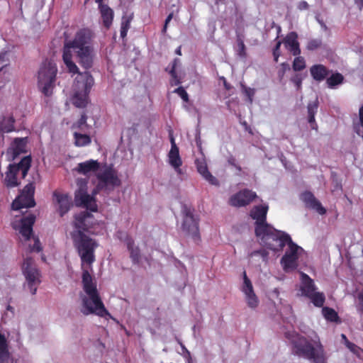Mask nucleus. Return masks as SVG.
<instances>
[{"label": "nucleus", "mask_w": 363, "mask_h": 363, "mask_svg": "<svg viewBox=\"0 0 363 363\" xmlns=\"http://www.w3.org/2000/svg\"><path fill=\"white\" fill-rule=\"evenodd\" d=\"M94 32L87 28L79 29L72 40L65 41L62 48V60L69 72L79 74L77 79L78 87L82 84V91L75 92L72 104L77 108H84L88 104L89 94L94 84V78L88 71L79 72L72 60V50L75 51L79 65L86 69L93 65L94 48L91 45Z\"/></svg>", "instance_id": "nucleus-1"}, {"label": "nucleus", "mask_w": 363, "mask_h": 363, "mask_svg": "<svg viewBox=\"0 0 363 363\" xmlns=\"http://www.w3.org/2000/svg\"><path fill=\"white\" fill-rule=\"evenodd\" d=\"M82 278L83 289L88 296L82 298L84 308L82 310V313L86 315L96 314L102 318L111 317L101 298L96 284L93 282V277L88 269H83Z\"/></svg>", "instance_id": "nucleus-2"}, {"label": "nucleus", "mask_w": 363, "mask_h": 363, "mask_svg": "<svg viewBox=\"0 0 363 363\" xmlns=\"http://www.w3.org/2000/svg\"><path fill=\"white\" fill-rule=\"evenodd\" d=\"M292 344L295 354L311 360L313 363H326L323 346L320 342L313 344L306 337L297 336L292 341Z\"/></svg>", "instance_id": "nucleus-3"}, {"label": "nucleus", "mask_w": 363, "mask_h": 363, "mask_svg": "<svg viewBox=\"0 0 363 363\" xmlns=\"http://www.w3.org/2000/svg\"><path fill=\"white\" fill-rule=\"evenodd\" d=\"M70 235L81 258L82 270L85 269L84 264L91 267L95 262L94 251L98 247L97 242L81 230H73Z\"/></svg>", "instance_id": "nucleus-4"}, {"label": "nucleus", "mask_w": 363, "mask_h": 363, "mask_svg": "<svg viewBox=\"0 0 363 363\" xmlns=\"http://www.w3.org/2000/svg\"><path fill=\"white\" fill-rule=\"evenodd\" d=\"M255 235L260 239L264 246L274 252L281 251L291 240L289 234L275 229L271 225L256 233Z\"/></svg>", "instance_id": "nucleus-5"}, {"label": "nucleus", "mask_w": 363, "mask_h": 363, "mask_svg": "<svg viewBox=\"0 0 363 363\" xmlns=\"http://www.w3.org/2000/svg\"><path fill=\"white\" fill-rule=\"evenodd\" d=\"M57 68L55 63L45 60L38 71V87L41 93L47 97L51 96L55 86Z\"/></svg>", "instance_id": "nucleus-6"}, {"label": "nucleus", "mask_w": 363, "mask_h": 363, "mask_svg": "<svg viewBox=\"0 0 363 363\" xmlns=\"http://www.w3.org/2000/svg\"><path fill=\"white\" fill-rule=\"evenodd\" d=\"M32 159L30 155L23 157L18 163L10 164L5 173L4 184L8 188L18 186L20 182L17 175L21 173V179H24L31 167Z\"/></svg>", "instance_id": "nucleus-7"}, {"label": "nucleus", "mask_w": 363, "mask_h": 363, "mask_svg": "<svg viewBox=\"0 0 363 363\" xmlns=\"http://www.w3.org/2000/svg\"><path fill=\"white\" fill-rule=\"evenodd\" d=\"M22 271L30 293L33 295H35L40 284L41 283V274L37 268L33 258L26 257L24 259L22 265Z\"/></svg>", "instance_id": "nucleus-8"}, {"label": "nucleus", "mask_w": 363, "mask_h": 363, "mask_svg": "<svg viewBox=\"0 0 363 363\" xmlns=\"http://www.w3.org/2000/svg\"><path fill=\"white\" fill-rule=\"evenodd\" d=\"M182 213L183 220L182 229L192 239L198 242L200 241V233L199 228V219L194 216V209L187 205L182 206Z\"/></svg>", "instance_id": "nucleus-9"}, {"label": "nucleus", "mask_w": 363, "mask_h": 363, "mask_svg": "<svg viewBox=\"0 0 363 363\" xmlns=\"http://www.w3.org/2000/svg\"><path fill=\"white\" fill-rule=\"evenodd\" d=\"M34 193L35 185L33 182H30L24 186L20 195L13 201L12 209L18 211L23 208L35 206Z\"/></svg>", "instance_id": "nucleus-10"}, {"label": "nucleus", "mask_w": 363, "mask_h": 363, "mask_svg": "<svg viewBox=\"0 0 363 363\" xmlns=\"http://www.w3.org/2000/svg\"><path fill=\"white\" fill-rule=\"evenodd\" d=\"M288 250L281 259V264L285 272L296 269L298 267L297 260L298 258V251L301 249L292 240L286 244Z\"/></svg>", "instance_id": "nucleus-11"}, {"label": "nucleus", "mask_w": 363, "mask_h": 363, "mask_svg": "<svg viewBox=\"0 0 363 363\" xmlns=\"http://www.w3.org/2000/svg\"><path fill=\"white\" fill-rule=\"evenodd\" d=\"M74 202L77 206L84 207L91 211H97V205L94 197L87 194L86 184L80 185L74 194Z\"/></svg>", "instance_id": "nucleus-12"}, {"label": "nucleus", "mask_w": 363, "mask_h": 363, "mask_svg": "<svg viewBox=\"0 0 363 363\" xmlns=\"http://www.w3.org/2000/svg\"><path fill=\"white\" fill-rule=\"evenodd\" d=\"M269 210L267 205H257L250 211V217L255 220V233L260 232L261 230L269 225L267 222V215Z\"/></svg>", "instance_id": "nucleus-13"}, {"label": "nucleus", "mask_w": 363, "mask_h": 363, "mask_svg": "<svg viewBox=\"0 0 363 363\" xmlns=\"http://www.w3.org/2000/svg\"><path fill=\"white\" fill-rule=\"evenodd\" d=\"M96 224L94 216L87 211H83L74 216L73 222L74 230L90 232V229Z\"/></svg>", "instance_id": "nucleus-14"}, {"label": "nucleus", "mask_w": 363, "mask_h": 363, "mask_svg": "<svg viewBox=\"0 0 363 363\" xmlns=\"http://www.w3.org/2000/svg\"><path fill=\"white\" fill-rule=\"evenodd\" d=\"M256 198L257 194L255 191L244 189L230 196L229 204L234 207L246 206Z\"/></svg>", "instance_id": "nucleus-15"}, {"label": "nucleus", "mask_w": 363, "mask_h": 363, "mask_svg": "<svg viewBox=\"0 0 363 363\" xmlns=\"http://www.w3.org/2000/svg\"><path fill=\"white\" fill-rule=\"evenodd\" d=\"M96 177L99 182V187L108 185L115 186L121 184V181L117 176L116 170L111 167H106L102 172L97 174Z\"/></svg>", "instance_id": "nucleus-16"}, {"label": "nucleus", "mask_w": 363, "mask_h": 363, "mask_svg": "<svg viewBox=\"0 0 363 363\" xmlns=\"http://www.w3.org/2000/svg\"><path fill=\"white\" fill-rule=\"evenodd\" d=\"M242 291L245 295L247 306L251 308H256L259 304V299L254 292L251 281L247 277L246 272H243V286Z\"/></svg>", "instance_id": "nucleus-17"}, {"label": "nucleus", "mask_w": 363, "mask_h": 363, "mask_svg": "<svg viewBox=\"0 0 363 363\" xmlns=\"http://www.w3.org/2000/svg\"><path fill=\"white\" fill-rule=\"evenodd\" d=\"M170 142L171 149L168 154L169 163L180 174H182L180 167L182 164V161L179 155V147L177 146L174 138L172 135H170Z\"/></svg>", "instance_id": "nucleus-18"}, {"label": "nucleus", "mask_w": 363, "mask_h": 363, "mask_svg": "<svg viewBox=\"0 0 363 363\" xmlns=\"http://www.w3.org/2000/svg\"><path fill=\"white\" fill-rule=\"evenodd\" d=\"M301 199L307 208L316 211L320 215L326 213V209L311 191H306L301 194Z\"/></svg>", "instance_id": "nucleus-19"}, {"label": "nucleus", "mask_w": 363, "mask_h": 363, "mask_svg": "<svg viewBox=\"0 0 363 363\" xmlns=\"http://www.w3.org/2000/svg\"><path fill=\"white\" fill-rule=\"evenodd\" d=\"M195 165L196 167L198 172L210 184L214 186H219L218 180L214 176H213L211 173L208 171V168L205 158L201 157L196 159Z\"/></svg>", "instance_id": "nucleus-20"}, {"label": "nucleus", "mask_w": 363, "mask_h": 363, "mask_svg": "<svg viewBox=\"0 0 363 363\" xmlns=\"http://www.w3.org/2000/svg\"><path fill=\"white\" fill-rule=\"evenodd\" d=\"M53 196L59 205L58 213L60 217H63L72 206V198L67 194H61L57 191L53 192Z\"/></svg>", "instance_id": "nucleus-21"}, {"label": "nucleus", "mask_w": 363, "mask_h": 363, "mask_svg": "<svg viewBox=\"0 0 363 363\" xmlns=\"http://www.w3.org/2000/svg\"><path fill=\"white\" fill-rule=\"evenodd\" d=\"M26 138H15L11 147L7 150V155L11 160L16 159L21 154L26 152Z\"/></svg>", "instance_id": "nucleus-22"}, {"label": "nucleus", "mask_w": 363, "mask_h": 363, "mask_svg": "<svg viewBox=\"0 0 363 363\" xmlns=\"http://www.w3.org/2000/svg\"><path fill=\"white\" fill-rule=\"evenodd\" d=\"M35 221V216L33 214H29L21 218V225L19 230L21 235L28 240L33 233V226Z\"/></svg>", "instance_id": "nucleus-23"}, {"label": "nucleus", "mask_w": 363, "mask_h": 363, "mask_svg": "<svg viewBox=\"0 0 363 363\" xmlns=\"http://www.w3.org/2000/svg\"><path fill=\"white\" fill-rule=\"evenodd\" d=\"M317 289V287L312 279L308 274L301 272V284L300 291L303 296H311V294Z\"/></svg>", "instance_id": "nucleus-24"}, {"label": "nucleus", "mask_w": 363, "mask_h": 363, "mask_svg": "<svg viewBox=\"0 0 363 363\" xmlns=\"http://www.w3.org/2000/svg\"><path fill=\"white\" fill-rule=\"evenodd\" d=\"M285 48L291 52L294 56H298L301 54L298 35L295 32L289 33L284 40Z\"/></svg>", "instance_id": "nucleus-25"}, {"label": "nucleus", "mask_w": 363, "mask_h": 363, "mask_svg": "<svg viewBox=\"0 0 363 363\" xmlns=\"http://www.w3.org/2000/svg\"><path fill=\"white\" fill-rule=\"evenodd\" d=\"M125 243L132 262L134 264H138L141 259V252L139 247L135 245L134 240L130 237L126 238Z\"/></svg>", "instance_id": "nucleus-26"}, {"label": "nucleus", "mask_w": 363, "mask_h": 363, "mask_svg": "<svg viewBox=\"0 0 363 363\" xmlns=\"http://www.w3.org/2000/svg\"><path fill=\"white\" fill-rule=\"evenodd\" d=\"M330 71L323 65H314L310 68V73L313 79L317 82H322L328 77Z\"/></svg>", "instance_id": "nucleus-27"}, {"label": "nucleus", "mask_w": 363, "mask_h": 363, "mask_svg": "<svg viewBox=\"0 0 363 363\" xmlns=\"http://www.w3.org/2000/svg\"><path fill=\"white\" fill-rule=\"evenodd\" d=\"M100 167V164L97 160H89L84 162L79 163L77 171L82 174L86 175L91 172H96Z\"/></svg>", "instance_id": "nucleus-28"}, {"label": "nucleus", "mask_w": 363, "mask_h": 363, "mask_svg": "<svg viewBox=\"0 0 363 363\" xmlns=\"http://www.w3.org/2000/svg\"><path fill=\"white\" fill-rule=\"evenodd\" d=\"M99 10L101 14L103 26L106 29H109L112 26L114 18V12L113 9L108 6H101V9Z\"/></svg>", "instance_id": "nucleus-29"}, {"label": "nucleus", "mask_w": 363, "mask_h": 363, "mask_svg": "<svg viewBox=\"0 0 363 363\" xmlns=\"http://www.w3.org/2000/svg\"><path fill=\"white\" fill-rule=\"evenodd\" d=\"M0 363H13L8 350L6 340L1 334H0Z\"/></svg>", "instance_id": "nucleus-30"}, {"label": "nucleus", "mask_w": 363, "mask_h": 363, "mask_svg": "<svg viewBox=\"0 0 363 363\" xmlns=\"http://www.w3.org/2000/svg\"><path fill=\"white\" fill-rule=\"evenodd\" d=\"M74 145L77 147H84L89 145L91 143V139L89 135L82 134L78 132L73 133Z\"/></svg>", "instance_id": "nucleus-31"}, {"label": "nucleus", "mask_w": 363, "mask_h": 363, "mask_svg": "<svg viewBox=\"0 0 363 363\" xmlns=\"http://www.w3.org/2000/svg\"><path fill=\"white\" fill-rule=\"evenodd\" d=\"M343 81V75L339 72H336L332 74L329 77H327L326 84L329 88L333 89L336 86L342 84Z\"/></svg>", "instance_id": "nucleus-32"}, {"label": "nucleus", "mask_w": 363, "mask_h": 363, "mask_svg": "<svg viewBox=\"0 0 363 363\" xmlns=\"http://www.w3.org/2000/svg\"><path fill=\"white\" fill-rule=\"evenodd\" d=\"M15 119L13 116H10L4 117L0 125V130L4 133H10L14 130Z\"/></svg>", "instance_id": "nucleus-33"}, {"label": "nucleus", "mask_w": 363, "mask_h": 363, "mask_svg": "<svg viewBox=\"0 0 363 363\" xmlns=\"http://www.w3.org/2000/svg\"><path fill=\"white\" fill-rule=\"evenodd\" d=\"M133 18V14L130 16H123L121 20L120 34L121 38L124 39L130 28V23Z\"/></svg>", "instance_id": "nucleus-34"}, {"label": "nucleus", "mask_w": 363, "mask_h": 363, "mask_svg": "<svg viewBox=\"0 0 363 363\" xmlns=\"http://www.w3.org/2000/svg\"><path fill=\"white\" fill-rule=\"evenodd\" d=\"M313 304L318 308L323 307L325 301V296L323 292L314 291L311 294V296H308Z\"/></svg>", "instance_id": "nucleus-35"}, {"label": "nucleus", "mask_w": 363, "mask_h": 363, "mask_svg": "<svg viewBox=\"0 0 363 363\" xmlns=\"http://www.w3.org/2000/svg\"><path fill=\"white\" fill-rule=\"evenodd\" d=\"M322 313L324 318L330 322H339L340 318L338 316L337 313L332 308H329L327 306L323 307Z\"/></svg>", "instance_id": "nucleus-36"}, {"label": "nucleus", "mask_w": 363, "mask_h": 363, "mask_svg": "<svg viewBox=\"0 0 363 363\" xmlns=\"http://www.w3.org/2000/svg\"><path fill=\"white\" fill-rule=\"evenodd\" d=\"M87 116L85 113L81 115L80 118L73 124L72 128H77L81 131H84L85 129L88 128L89 125L86 123Z\"/></svg>", "instance_id": "nucleus-37"}, {"label": "nucleus", "mask_w": 363, "mask_h": 363, "mask_svg": "<svg viewBox=\"0 0 363 363\" xmlns=\"http://www.w3.org/2000/svg\"><path fill=\"white\" fill-rule=\"evenodd\" d=\"M292 68L295 72H299L306 68V62L303 57L296 56L294 60Z\"/></svg>", "instance_id": "nucleus-38"}, {"label": "nucleus", "mask_w": 363, "mask_h": 363, "mask_svg": "<svg viewBox=\"0 0 363 363\" xmlns=\"http://www.w3.org/2000/svg\"><path fill=\"white\" fill-rule=\"evenodd\" d=\"M178 61H179L178 59H174V60L172 67V69H171V70L169 72V74H170V75H171V77L172 78V82H171V84L172 85H178V84H179L181 83V81L178 78L177 72L175 71L176 66H177V64Z\"/></svg>", "instance_id": "nucleus-39"}, {"label": "nucleus", "mask_w": 363, "mask_h": 363, "mask_svg": "<svg viewBox=\"0 0 363 363\" xmlns=\"http://www.w3.org/2000/svg\"><path fill=\"white\" fill-rule=\"evenodd\" d=\"M241 89L242 93L247 96L249 103L252 104L253 101L254 95L255 94V89L247 87L242 84H241Z\"/></svg>", "instance_id": "nucleus-40"}, {"label": "nucleus", "mask_w": 363, "mask_h": 363, "mask_svg": "<svg viewBox=\"0 0 363 363\" xmlns=\"http://www.w3.org/2000/svg\"><path fill=\"white\" fill-rule=\"evenodd\" d=\"M280 69L278 71V77L279 79V81H281L283 78L284 77V75L286 72L290 69L289 65L287 62H282L280 65Z\"/></svg>", "instance_id": "nucleus-41"}, {"label": "nucleus", "mask_w": 363, "mask_h": 363, "mask_svg": "<svg viewBox=\"0 0 363 363\" xmlns=\"http://www.w3.org/2000/svg\"><path fill=\"white\" fill-rule=\"evenodd\" d=\"M174 93L177 94L184 101L189 102V94L183 86H179L178 88L175 89Z\"/></svg>", "instance_id": "nucleus-42"}, {"label": "nucleus", "mask_w": 363, "mask_h": 363, "mask_svg": "<svg viewBox=\"0 0 363 363\" xmlns=\"http://www.w3.org/2000/svg\"><path fill=\"white\" fill-rule=\"evenodd\" d=\"M318 108V99H315L313 102H310L308 104L307 108H308V115H313L315 116L317 113Z\"/></svg>", "instance_id": "nucleus-43"}, {"label": "nucleus", "mask_w": 363, "mask_h": 363, "mask_svg": "<svg viewBox=\"0 0 363 363\" xmlns=\"http://www.w3.org/2000/svg\"><path fill=\"white\" fill-rule=\"evenodd\" d=\"M281 45V41L278 40L276 43V45L273 48L272 54H273L274 60L275 62H278L279 57L281 55V51H280Z\"/></svg>", "instance_id": "nucleus-44"}, {"label": "nucleus", "mask_w": 363, "mask_h": 363, "mask_svg": "<svg viewBox=\"0 0 363 363\" xmlns=\"http://www.w3.org/2000/svg\"><path fill=\"white\" fill-rule=\"evenodd\" d=\"M321 45V41L319 40H311L307 44V49L309 50H314L320 48Z\"/></svg>", "instance_id": "nucleus-45"}, {"label": "nucleus", "mask_w": 363, "mask_h": 363, "mask_svg": "<svg viewBox=\"0 0 363 363\" xmlns=\"http://www.w3.org/2000/svg\"><path fill=\"white\" fill-rule=\"evenodd\" d=\"M238 55L245 57L246 56V48L245 43L242 39H238Z\"/></svg>", "instance_id": "nucleus-46"}, {"label": "nucleus", "mask_w": 363, "mask_h": 363, "mask_svg": "<svg viewBox=\"0 0 363 363\" xmlns=\"http://www.w3.org/2000/svg\"><path fill=\"white\" fill-rule=\"evenodd\" d=\"M291 82L296 85L297 89H300L302 85V77L300 74H296L291 78Z\"/></svg>", "instance_id": "nucleus-47"}, {"label": "nucleus", "mask_w": 363, "mask_h": 363, "mask_svg": "<svg viewBox=\"0 0 363 363\" xmlns=\"http://www.w3.org/2000/svg\"><path fill=\"white\" fill-rule=\"evenodd\" d=\"M30 250L31 251H35V252H40L42 250L40 242V240H39V239L38 238L34 239V244L31 247Z\"/></svg>", "instance_id": "nucleus-48"}, {"label": "nucleus", "mask_w": 363, "mask_h": 363, "mask_svg": "<svg viewBox=\"0 0 363 363\" xmlns=\"http://www.w3.org/2000/svg\"><path fill=\"white\" fill-rule=\"evenodd\" d=\"M6 52L0 53V71L1 69L7 65L8 59H6Z\"/></svg>", "instance_id": "nucleus-49"}, {"label": "nucleus", "mask_w": 363, "mask_h": 363, "mask_svg": "<svg viewBox=\"0 0 363 363\" xmlns=\"http://www.w3.org/2000/svg\"><path fill=\"white\" fill-rule=\"evenodd\" d=\"M348 349L354 354H359V352L362 350L359 347L356 345L354 343H349Z\"/></svg>", "instance_id": "nucleus-50"}, {"label": "nucleus", "mask_w": 363, "mask_h": 363, "mask_svg": "<svg viewBox=\"0 0 363 363\" xmlns=\"http://www.w3.org/2000/svg\"><path fill=\"white\" fill-rule=\"evenodd\" d=\"M228 162L231 166L235 167L238 171L240 172L242 170L241 167L236 164V160L234 157L231 156L230 157H229L228 160Z\"/></svg>", "instance_id": "nucleus-51"}, {"label": "nucleus", "mask_w": 363, "mask_h": 363, "mask_svg": "<svg viewBox=\"0 0 363 363\" xmlns=\"http://www.w3.org/2000/svg\"><path fill=\"white\" fill-rule=\"evenodd\" d=\"M172 18H173V13L172 12V13H170L167 16V18H166V20H165L164 25V27H163V29H162V32H163L164 33H166V31H167V25H168V23L171 21V20L172 19Z\"/></svg>", "instance_id": "nucleus-52"}, {"label": "nucleus", "mask_w": 363, "mask_h": 363, "mask_svg": "<svg viewBox=\"0 0 363 363\" xmlns=\"http://www.w3.org/2000/svg\"><path fill=\"white\" fill-rule=\"evenodd\" d=\"M309 7L308 4L306 1H301L298 3L297 8L300 11L307 10Z\"/></svg>", "instance_id": "nucleus-53"}, {"label": "nucleus", "mask_w": 363, "mask_h": 363, "mask_svg": "<svg viewBox=\"0 0 363 363\" xmlns=\"http://www.w3.org/2000/svg\"><path fill=\"white\" fill-rule=\"evenodd\" d=\"M359 125L363 128V106L359 110Z\"/></svg>", "instance_id": "nucleus-54"}, {"label": "nucleus", "mask_w": 363, "mask_h": 363, "mask_svg": "<svg viewBox=\"0 0 363 363\" xmlns=\"http://www.w3.org/2000/svg\"><path fill=\"white\" fill-rule=\"evenodd\" d=\"M184 357L186 359L187 363H193L191 353L188 350H186V353H184Z\"/></svg>", "instance_id": "nucleus-55"}, {"label": "nucleus", "mask_w": 363, "mask_h": 363, "mask_svg": "<svg viewBox=\"0 0 363 363\" xmlns=\"http://www.w3.org/2000/svg\"><path fill=\"white\" fill-rule=\"evenodd\" d=\"M354 4L357 6L359 10L363 9V0H354Z\"/></svg>", "instance_id": "nucleus-56"}, {"label": "nucleus", "mask_w": 363, "mask_h": 363, "mask_svg": "<svg viewBox=\"0 0 363 363\" xmlns=\"http://www.w3.org/2000/svg\"><path fill=\"white\" fill-rule=\"evenodd\" d=\"M223 84V86H224V88L227 90V91H230L233 89V86L230 84H229L227 80L224 82Z\"/></svg>", "instance_id": "nucleus-57"}, {"label": "nucleus", "mask_w": 363, "mask_h": 363, "mask_svg": "<svg viewBox=\"0 0 363 363\" xmlns=\"http://www.w3.org/2000/svg\"><path fill=\"white\" fill-rule=\"evenodd\" d=\"M359 301L362 311L363 313V294H360L359 295Z\"/></svg>", "instance_id": "nucleus-58"}, {"label": "nucleus", "mask_w": 363, "mask_h": 363, "mask_svg": "<svg viewBox=\"0 0 363 363\" xmlns=\"http://www.w3.org/2000/svg\"><path fill=\"white\" fill-rule=\"evenodd\" d=\"M308 123L312 124L315 123V116L308 115Z\"/></svg>", "instance_id": "nucleus-59"}, {"label": "nucleus", "mask_w": 363, "mask_h": 363, "mask_svg": "<svg viewBox=\"0 0 363 363\" xmlns=\"http://www.w3.org/2000/svg\"><path fill=\"white\" fill-rule=\"evenodd\" d=\"M318 23H320V25L321 26V27L325 30H328V27L324 23V22L323 21H320L319 19H318Z\"/></svg>", "instance_id": "nucleus-60"}, {"label": "nucleus", "mask_w": 363, "mask_h": 363, "mask_svg": "<svg viewBox=\"0 0 363 363\" xmlns=\"http://www.w3.org/2000/svg\"><path fill=\"white\" fill-rule=\"evenodd\" d=\"M95 2L99 4V9H101V6H108L107 4H103V0H95Z\"/></svg>", "instance_id": "nucleus-61"}, {"label": "nucleus", "mask_w": 363, "mask_h": 363, "mask_svg": "<svg viewBox=\"0 0 363 363\" xmlns=\"http://www.w3.org/2000/svg\"><path fill=\"white\" fill-rule=\"evenodd\" d=\"M175 53L178 55H182V48L181 46H179L176 50H175Z\"/></svg>", "instance_id": "nucleus-62"}, {"label": "nucleus", "mask_w": 363, "mask_h": 363, "mask_svg": "<svg viewBox=\"0 0 363 363\" xmlns=\"http://www.w3.org/2000/svg\"><path fill=\"white\" fill-rule=\"evenodd\" d=\"M354 131L357 135H360V130H359V125H355L354 127Z\"/></svg>", "instance_id": "nucleus-63"}, {"label": "nucleus", "mask_w": 363, "mask_h": 363, "mask_svg": "<svg viewBox=\"0 0 363 363\" xmlns=\"http://www.w3.org/2000/svg\"><path fill=\"white\" fill-rule=\"evenodd\" d=\"M6 310L9 311H11L12 313H14V308L13 307H12L10 305H8L7 307H6Z\"/></svg>", "instance_id": "nucleus-64"}]
</instances>
